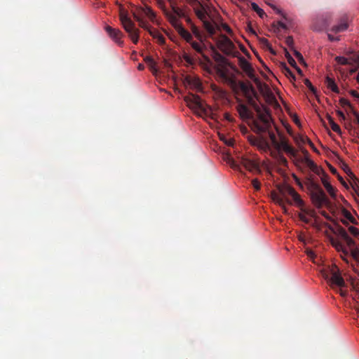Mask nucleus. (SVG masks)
<instances>
[{"instance_id":"45","label":"nucleus","mask_w":359,"mask_h":359,"mask_svg":"<svg viewBox=\"0 0 359 359\" xmlns=\"http://www.w3.org/2000/svg\"><path fill=\"white\" fill-rule=\"evenodd\" d=\"M293 52H294V55L297 58V60L300 62H304V57H303L302 55L295 49L293 50Z\"/></svg>"},{"instance_id":"34","label":"nucleus","mask_w":359,"mask_h":359,"mask_svg":"<svg viewBox=\"0 0 359 359\" xmlns=\"http://www.w3.org/2000/svg\"><path fill=\"white\" fill-rule=\"evenodd\" d=\"M190 28L191 29L192 33L195 35V36L197 39L201 40L202 36H201V32L198 29V28L194 24H191V27H190Z\"/></svg>"},{"instance_id":"39","label":"nucleus","mask_w":359,"mask_h":359,"mask_svg":"<svg viewBox=\"0 0 359 359\" xmlns=\"http://www.w3.org/2000/svg\"><path fill=\"white\" fill-rule=\"evenodd\" d=\"M273 27H275V32H278L280 27L284 29H287V25L281 21L277 22V26L274 24Z\"/></svg>"},{"instance_id":"21","label":"nucleus","mask_w":359,"mask_h":359,"mask_svg":"<svg viewBox=\"0 0 359 359\" xmlns=\"http://www.w3.org/2000/svg\"><path fill=\"white\" fill-rule=\"evenodd\" d=\"M325 84L327 88L330 89L332 91L335 93H339V89L335 83L334 80L329 76L325 78Z\"/></svg>"},{"instance_id":"60","label":"nucleus","mask_w":359,"mask_h":359,"mask_svg":"<svg viewBox=\"0 0 359 359\" xmlns=\"http://www.w3.org/2000/svg\"><path fill=\"white\" fill-rule=\"evenodd\" d=\"M345 216L351 222H353L354 218L352 217L351 213L348 211L345 212Z\"/></svg>"},{"instance_id":"54","label":"nucleus","mask_w":359,"mask_h":359,"mask_svg":"<svg viewBox=\"0 0 359 359\" xmlns=\"http://www.w3.org/2000/svg\"><path fill=\"white\" fill-rule=\"evenodd\" d=\"M156 39L160 44H163L165 43V38L162 34L158 35V38H156Z\"/></svg>"},{"instance_id":"49","label":"nucleus","mask_w":359,"mask_h":359,"mask_svg":"<svg viewBox=\"0 0 359 359\" xmlns=\"http://www.w3.org/2000/svg\"><path fill=\"white\" fill-rule=\"evenodd\" d=\"M146 14L149 17V18L151 20H153L155 18V14H154V11L149 8H147V11Z\"/></svg>"},{"instance_id":"55","label":"nucleus","mask_w":359,"mask_h":359,"mask_svg":"<svg viewBox=\"0 0 359 359\" xmlns=\"http://www.w3.org/2000/svg\"><path fill=\"white\" fill-rule=\"evenodd\" d=\"M328 39L330 41H336L339 40V37H334L330 34H327Z\"/></svg>"},{"instance_id":"48","label":"nucleus","mask_w":359,"mask_h":359,"mask_svg":"<svg viewBox=\"0 0 359 359\" xmlns=\"http://www.w3.org/2000/svg\"><path fill=\"white\" fill-rule=\"evenodd\" d=\"M259 138H257V137H254V136H251V137H249V141H250V144L254 145V146H257V143L259 142Z\"/></svg>"},{"instance_id":"46","label":"nucleus","mask_w":359,"mask_h":359,"mask_svg":"<svg viewBox=\"0 0 359 359\" xmlns=\"http://www.w3.org/2000/svg\"><path fill=\"white\" fill-rule=\"evenodd\" d=\"M302 142L304 143H308L309 144V146L314 150V151H316V149L314 147V144L311 141L310 139H309L308 137H303L302 138Z\"/></svg>"},{"instance_id":"37","label":"nucleus","mask_w":359,"mask_h":359,"mask_svg":"<svg viewBox=\"0 0 359 359\" xmlns=\"http://www.w3.org/2000/svg\"><path fill=\"white\" fill-rule=\"evenodd\" d=\"M276 158H278V161L280 162V164L283 165H287V161L282 154L278 153V154H276Z\"/></svg>"},{"instance_id":"19","label":"nucleus","mask_w":359,"mask_h":359,"mask_svg":"<svg viewBox=\"0 0 359 359\" xmlns=\"http://www.w3.org/2000/svg\"><path fill=\"white\" fill-rule=\"evenodd\" d=\"M345 171L352 178V180H353V184H351L352 187L354 189L356 194L358 195V196L359 197V181H358V180L355 177V176L350 170V169L348 168L347 165H346Z\"/></svg>"},{"instance_id":"61","label":"nucleus","mask_w":359,"mask_h":359,"mask_svg":"<svg viewBox=\"0 0 359 359\" xmlns=\"http://www.w3.org/2000/svg\"><path fill=\"white\" fill-rule=\"evenodd\" d=\"M350 93L353 97L359 98V94L357 91L352 90H351Z\"/></svg>"},{"instance_id":"2","label":"nucleus","mask_w":359,"mask_h":359,"mask_svg":"<svg viewBox=\"0 0 359 359\" xmlns=\"http://www.w3.org/2000/svg\"><path fill=\"white\" fill-rule=\"evenodd\" d=\"M187 2L193 7L194 11L197 18L202 21L205 30L210 36L215 34V25L206 20L208 15L209 6L207 4H202L198 0H187Z\"/></svg>"},{"instance_id":"51","label":"nucleus","mask_w":359,"mask_h":359,"mask_svg":"<svg viewBox=\"0 0 359 359\" xmlns=\"http://www.w3.org/2000/svg\"><path fill=\"white\" fill-rule=\"evenodd\" d=\"M299 219H300L302 222H305V223H306V224H309V222H310V220L306 217V216L305 215L302 214V213H300V214L299 215Z\"/></svg>"},{"instance_id":"62","label":"nucleus","mask_w":359,"mask_h":359,"mask_svg":"<svg viewBox=\"0 0 359 359\" xmlns=\"http://www.w3.org/2000/svg\"><path fill=\"white\" fill-rule=\"evenodd\" d=\"M224 117L227 121L230 122H232L233 121V118H231V116L228 113L224 114Z\"/></svg>"},{"instance_id":"52","label":"nucleus","mask_w":359,"mask_h":359,"mask_svg":"<svg viewBox=\"0 0 359 359\" xmlns=\"http://www.w3.org/2000/svg\"><path fill=\"white\" fill-rule=\"evenodd\" d=\"M183 18H184L186 22L190 26V27H191V24H194L191 19L189 18V16L186 14L185 15V17H184Z\"/></svg>"},{"instance_id":"33","label":"nucleus","mask_w":359,"mask_h":359,"mask_svg":"<svg viewBox=\"0 0 359 359\" xmlns=\"http://www.w3.org/2000/svg\"><path fill=\"white\" fill-rule=\"evenodd\" d=\"M135 18L136 19L137 21L139 22V25L140 26L143 28L144 29H146L149 32V29H151V26L146 22H144V20H141L139 17L136 16L135 15Z\"/></svg>"},{"instance_id":"30","label":"nucleus","mask_w":359,"mask_h":359,"mask_svg":"<svg viewBox=\"0 0 359 359\" xmlns=\"http://www.w3.org/2000/svg\"><path fill=\"white\" fill-rule=\"evenodd\" d=\"M348 28L346 22H341L338 25H334L332 27L331 30L334 33H338L345 31Z\"/></svg>"},{"instance_id":"24","label":"nucleus","mask_w":359,"mask_h":359,"mask_svg":"<svg viewBox=\"0 0 359 359\" xmlns=\"http://www.w3.org/2000/svg\"><path fill=\"white\" fill-rule=\"evenodd\" d=\"M144 60L147 64V65L149 67L151 71L153 73H156L157 72L156 63L151 56L145 57Z\"/></svg>"},{"instance_id":"44","label":"nucleus","mask_w":359,"mask_h":359,"mask_svg":"<svg viewBox=\"0 0 359 359\" xmlns=\"http://www.w3.org/2000/svg\"><path fill=\"white\" fill-rule=\"evenodd\" d=\"M149 33L151 36H152L154 39L158 38V35L161 34L157 29H149Z\"/></svg>"},{"instance_id":"57","label":"nucleus","mask_w":359,"mask_h":359,"mask_svg":"<svg viewBox=\"0 0 359 359\" xmlns=\"http://www.w3.org/2000/svg\"><path fill=\"white\" fill-rule=\"evenodd\" d=\"M184 59L189 64H193V60L188 55H185L184 56Z\"/></svg>"},{"instance_id":"56","label":"nucleus","mask_w":359,"mask_h":359,"mask_svg":"<svg viewBox=\"0 0 359 359\" xmlns=\"http://www.w3.org/2000/svg\"><path fill=\"white\" fill-rule=\"evenodd\" d=\"M223 27V29L229 34H231L232 32V30L229 27V25H227L226 24H224L222 25Z\"/></svg>"},{"instance_id":"28","label":"nucleus","mask_w":359,"mask_h":359,"mask_svg":"<svg viewBox=\"0 0 359 359\" xmlns=\"http://www.w3.org/2000/svg\"><path fill=\"white\" fill-rule=\"evenodd\" d=\"M166 15H167L170 22L175 27V29H177L178 25H182L181 23H180L178 22V19L176 17V15H172V13H166Z\"/></svg>"},{"instance_id":"4","label":"nucleus","mask_w":359,"mask_h":359,"mask_svg":"<svg viewBox=\"0 0 359 359\" xmlns=\"http://www.w3.org/2000/svg\"><path fill=\"white\" fill-rule=\"evenodd\" d=\"M279 137L280 141H278L275 133L271 130V128H269L266 132L268 133L269 137L271 140L272 145L274 148L280 151L281 149L284 151L291 158H297V150L288 143V140L280 133H279L277 128H276Z\"/></svg>"},{"instance_id":"10","label":"nucleus","mask_w":359,"mask_h":359,"mask_svg":"<svg viewBox=\"0 0 359 359\" xmlns=\"http://www.w3.org/2000/svg\"><path fill=\"white\" fill-rule=\"evenodd\" d=\"M217 46L226 55H231L236 50L233 43L225 35H222L217 42Z\"/></svg>"},{"instance_id":"1","label":"nucleus","mask_w":359,"mask_h":359,"mask_svg":"<svg viewBox=\"0 0 359 359\" xmlns=\"http://www.w3.org/2000/svg\"><path fill=\"white\" fill-rule=\"evenodd\" d=\"M239 104L236 109L240 117L243 120H250L252 121V128L257 133H265L269 128H271L273 121L269 109L264 105L258 108V111H255L257 118L255 119L253 113L249 108L238 100Z\"/></svg>"},{"instance_id":"27","label":"nucleus","mask_w":359,"mask_h":359,"mask_svg":"<svg viewBox=\"0 0 359 359\" xmlns=\"http://www.w3.org/2000/svg\"><path fill=\"white\" fill-rule=\"evenodd\" d=\"M285 57L287 60L288 63L293 67H294L299 73H302L301 69L297 65V63L294 58L291 56L289 52L285 49Z\"/></svg>"},{"instance_id":"9","label":"nucleus","mask_w":359,"mask_h":359,"mask_svg":"<svg viewBox=\"0 0 359 359\" xmlns=\"http://www.w3.org/2000/svg\"><path fill=\"white\" fill-rule=\"evenodd\" d=\"M238 65L251 80L256 83H259V80L255 75L252 67L244 57L241 56L238 58Z\"/></svg>"},{"instance_id":"16","label":"nucleus","mask_w":359,"mask_h":359,"mask_svg":"<svg viewBox=\"0 0 359 359\" xmlns=\"http://www.w3.org/2000/svg\"><path fill=\"white\" fill-rule=\"evenodd\" d=\"M242 163L245 168L252 172H259L260 169L259 165L252 160L244 158L242 161Z\"/></svg>"},{"instance_id":"32","label":"nucleus","mask_w":359,"mask_h":359,"mask_svg":"<svg viewBox=\"0 0 359 359\" xmlns=\"http://www.w3.org/2000/svg\"><path fill=\"white\" fill-rule=\"evenodd\" d=\"M251 7H252V9L254 11H255L259 15V16L260 18H263L264 16L266 15L265 12L262 8H260L257 4L252 3Z\"/></svg>"},{"instance_id":"14","label":"nucleus","mask_w":359,"mask_h":359,"mask_svg":"<svg viewBox=\"0 0 359 359\" xmlns=\"http://www.w3.org/2000/svg\"><path fill=\"white\" fill-rule=\"evenodd\" d=\"M330 242L332 244V245L338 251L342 253L343 255H341L342 258H344V260H346V258L344 257L348 256L349 255L350 249L348 250L337 239L330 237L329 238Z\"/></svg>"},{"instance_id":"50","label":"nucleus","mask_w":359,"mask_h":359,"mask_svg":"<svg viewBox=\"0 0 359 359\" xmlns=\"http://www.w3.org/2000/svg\"><path fill=\"white\" fill-rule=\"evenodd\" d=\"M328 25H329V23L327 21H325L323 27H318L317 25H314L313 29L315 31H321L324 28L327 27Z\"/></svg>"},{"instance_id":"8","label":"nucleus","mask_w":359,"mask_h":359,"mask_svg":"<svg viewBox=\"0 0 359 359\" xmlns=\"http://www.w3.org/2000/svg\"><path fill=\"white\" fill-rule=\"evenodd\" d=\"M303 152L304 154V156L298 158L297 161L306 164V166L309 168V169L316 175H324L327 176V173L324 171V170L318 167L317 164L314 163L313 161L310 159L309 152L306 150H304Z\"/></svg>"},{"instance_id":"26","label":"nucleus","mask_w":359,"mask_h":359,"mask_svg":"<svg viewBox=\"0 0 359 359\" xmlns=\"http://www.w3.org/2000/svg\"><path fill=\"white\" fill-rule=\"evenodd\" d=\"M191 47L198 53L201 54L202 56L207 60L208 57L203 54L204 47L196 41H191Z\"/></svg>"},{"instance_id":"41","label":"nucleus","mask_w":359,"mask_h":359,"mask_svg":"<svg viewBox=\"0 0 359 359\" xmlns=\"http://www.w3.org/2000/svg\"><path fill=\"white\" fill-rule=\"evenodd\" d=\"M336 61L340 64V65H346L348 63V59L344 57H341V56H338L336 57Z\"/></svg>"},{"instance_id":"35","label":"nucleus","mask_w":359,"mask_h":359,"mask_svg":"<svg viewBox=\"0 0 359 359\" xmlns=\"http://www.w3.org/2000/svg\"><path fill=\"white\" fill-rule=\"evenodd\" d=\"M283 70H284V72H285V74L287 76V77H290V78H292V79H295V76L294 74H293V72L290 70V69L287 67V65L285 64L283 65Z\"/></svg>"},{"instance_id":"22","label":"nucleus","mask_w":359,"mask_h":359,"mask_svg":"<svg viewBox=\"0 0 359 359\" xmlns=\"http://www.w3.org/2000/svg\"><path fill=\"white\" fill-rule=\"evenodd\" d=\"M257 94L256 95H254L253 94L250 93L248 95H245V97L247 99L248 104L251 106L255 111H258V108L260 107V106L257 103V102L255 100V97H257Z\"/></svg>"},{"instance_id":"25","label":"nucleus","mask_w":359,"mask_h":359,"mask_svg":"<svg viewBox=\"0 0 359 359\" xmlns=\"http://www.w3.org/2000/svg\"><path fill=\"white\" fill-rule=\"evenodd\" d=\"M172 15H176L177 18H184L187 14L184 9L179 8L175 5L172 6Z\"/></svg>"},{"instance_id":"47","label":"nucleus","mask_w":359,"mask_h":359,"mask_svg":"<svg viewBox=\"0 0 359 359\" xmlns=\"http://www.w3.org/2000/svg\"><path fill=\"white\" fill-rule=\"evenodd\" d=\"M302 142L304 143H308L309 144V146L314 150V151H316V149L314 147V144L311 141L310 139H309L308 137H303L302 138Z\"/></svg>"},{"instance_id":"23","label":"nucleus","mask_w":359,"mask_h":359,"mask_svg":"<svg viewBox=\"0 0 359 359\" xmlns=\"http://www.w3.org/2000/svg\"><path fill=\"white\" fill-rule=\"evenodd\" d=\"M257 147L264 151H268L271 150V146L267 140L263 137L259 138V142L257 143Z\"/></svg>"},{"instance_id":"38","label":"nucleus","mask_w":359,"mask_h":359,"mask_svg":"<svg viewBox=\"0 0 359 359\" xmlns=\"http://www.w3.org/2000/svg\"><path fill=\"white\" fill-rule=\"evenodd\" d=\"M304 84L306 86V87L313 93H316V88L312 85L311 81L309 79H306L304 81Z\"/></svg>"},{"instance_id":"59","label":"nucleus","mask_w":359,"mask_h":359,"mask_svg":"<svg viewBox=\"0 0 359 359\" xmlns=\"http://www.w3.org/2000/svg\"><path fill=\"white\" fill-rule=\"evenodd\" d=\"M337 115L339 116V117L341 120H344H344L346 119V116H345L344 114L341 111L338 110V111H337Z\"/></svg>"},{"instance_id":"12","label":"nucleus","mask_w":359,"mask_h":359,"mask_svg":"<svg viewBox=\"0 0 359 359\" xmlns=\"http://www.w3.org/2000/svg\"><path fill=\"white\" fill-rule=\"evenodd\" d=\"M280 192L281 195H283V197L285 196L286 194L291 196L295 203L299 207H302L304 205V201L301 198L299 194L292 187L287 186L284 189H280Z\"/></svg>"},{"instance_id":"42","label":"nucleus","mask_w":359,"mask_h":359,"mask_svg":"<svg viewBox=\"0 0 359 359\" xmlns=\"http://www.w3.org/2000/svg\"><path fill=\"white\" fill-rule=\"evenodd\" d=\"M285 43L292 50H294V40L292 36H287L285 39Z\"/></svg>"},{"instance_id":"20","label":"nucleus","mask_w":359,"mask_h":359,"mask_svg":"<svg viewBox=\"0 0 359 359\" xmlns=\"http://www.w3.org/2000/svg\"><path fill=\"white\" fill-rule=\"evenodd\" d=\"M178 34L187 42H191L192 41L191 34L184 28L182 25H178L177 29H176Z\"/></svg>"},{"instance_id":"63","label":"nucleus","mask_w":359,"mask_h":359,"mask_svg":"<svg viewBox=\"0 0 359 359\" xmlns=\"http://www.w3.org/2000/svg\"><path fill=\"white\" fill-rule=\"evenodd\" d=\"M306 254L311 259L314 258L315 257V254L312 250H307Z\"/></svg>"},{"instance_id":"15","label":"nucleus","mask_w":359,"mask_h":359,"mask_svg":"<svg viewBox=\"0 0 359 359\" xmlns=\"http://www.w3.org/2000/svg\"><path fill=\"white\" fill-rule=\"evenodd\" d=\"M330 242L332 244V245L338 251L342 253L343 255H341L342 258H344V260H346V258L344 257L348 256L349 255L350 249L348 250L337 239L330 237L329 238Z\"/></svg>"},{"instance_id":"6","label":"nucleus","mask_w":359,"mask_h":359,"mask_svg":"<svg viewBox=\"0 0 359 359\" xmlns=\"http://www.w3.org/2000/svg\"><path fill=\"white\" fill-rule=\"evenodd\" d=\"M119 18L123 27L128 34L132 41L137 44L139 41L140 31L135 28V23L129 18L127 11L121 10L119 13Z\"/></svg>"},{"instance_id":"5","label":"nucleus","mask_w":359,"mask_h":359,"mask_svg":"<svg viewBox=\"0 0 359 359\" xmlns=\"http://www.w3.org/2000/svg\"><path fill=\"white\" fill-rule=\"evenodd\" d=\"M333 233L346 242L350 249V254L354 260L359 264V248L355 242L348 236L347 231L341 226H337L335 229H332Z\"/></svg>"},{"instance_id":"40","label":"nucleus","mask_w":359,"mask_h":359,"mask_svg":"<svg viewBox=\"0 0 359 359\" xmlns=\"http://www.w3.org/2000/svg\"><path fill=\"white\" fill-rule=\"evenodd\" d=\"M348 231L353 236L358 237L359 236V229L353 226H351L348 228Z\"/></svg>"},{"instance_id":"43","label":"nucleus","mask_w":359,"mask_h":359,"mask_svg":"<svg viewBox=\"0 0 359 359\" xmlns=\"http://www.w3.org/2000/svg\"><path fill=\"white\" fill-rule=\"evenodd\" d=\"M252 184L255 190H259L260 189L261 184L257 179L252 180Z\"/></svg>"},{"instance_id":"17","label":"nucleus","mask_w":359,"mask_h":359,"mask_svg":"<svg viewBox=\"0 0 359 359\" xmlns=\"http://www.w3.org/2000/svg\"><path fill=\"white\" fill-rule=\"evenodd\" d=\"M238 86L244 96L250 93L253 94L254 95H257V92L251 83L239 81Z\"/></svg>"},{"instance_id":"7","label":"nucleus","mask_w":359,"mask_h":359,"mask_svg":"<svg viewBox=\"0 0 359 359\" xmlns=\"http://www.w3.org/2000/svg\"><path fill=\"white\" fill-rule=\"evenodd\" d=\"M325 278L327 280L332 287L334 285L339 287H344L346 286L344 278L339 273V269L334 266L330 269V277L327 274L325 275Z\"/></svg>"},{"instance_id":"3","label":"nucleus","mask_w":359,"mask_h":359,"mask_svg":"<svg viewBox=\"0 0 359 359\" xmlns=\"http://www.w3.org/2000/svg\"><path fill=\"white\" fill-rule=\"evenodd\" d=\"M308 188L310 191L311 198L313 205L317 208H321L323 205H329L330 202L325 193L311 177L307 179Z\"/></svg>"},{"instance_id":"18","label":"nucleus","mask_w":359,"mask_h":359,"mask_svg":"<svg viewBox=\"0 0 359 359\" xmlns=\"http://www.w3.org/2000/svg\"><path fill=\"white\" fill-rule=\"evenodd\" d=\"M323 177H321L322 183L328 192V194L330 195L331 197L334 198L335 194V189L330 184V183L327 181L328 175L327 176L322 175Z\"/></svg>"},{"instance_id":"11","label":"nucleus","mask_w":359,"mask_h":359,"mask_svg":"<svg viewBox=\"0 0 359 359\" xmlns=\"http://www.w3.org/2000/svg\"><path fill=\"white\" fill-rule=\"evenodd\" d=\"M184 100L189 107L200 110L203 113L206 112L205 106L198 95L190 94L184 97Z\"/></svg>"},{"instance_id":"13","label":"nucleus","mask_w":359,"mask_h":359,"mask_svg":"<svg viewBox=\"0 0 359 359\" xmlns=\"http://www.w3.org/2000/svg\"><path fill=\"white\" fill-rule=\"evenodd\" d=\"M105 30L107 32V34H109V36L116 43H118V45H122L123 44V42L121 40V39H122L123 34V33L121 32V30H119L118 29L112 28L110 26H107L105 27Z\"/></svg>"},{"instance_id":"36","label":"nucleus","mask_w":359,"mask_h":359,"mask_svg":"<svg viewBox=\"0 0 359 359\" xmlns=\"http://www.w3.org/2000/svg\"><path fill=\"white\" fill-rule=\"evenodd\" d=\"M260 41H261V43H262V44L263 46H264L267 49H269L273 54H275V52L272 49L271 46L269 41L266 39L262 38L260 39Z\"/></svg>"},{"instance_id":"31","label":"nucleus","mask_w":359,"mask_h":359,"mask_svg":"<svg viewBox=\"0 0 359 359\" xmlns=\"http://www.w3.org/2000/svg\"><path fill=\"white\" fill-rule=\"evenodd\" d=\"M272 198L276 203H278L280 206H283V208L285 210L284 199L283 197H281L276 193H273Z\"/></svg>"},{"instance_id":"64","label":"nucleus","mask_w":359,"mask_h":359,"mask_svg":"<svg viewBox=\"0 0 359 359\" xmlns=\"http://www.w3.org/2000/svg\"><path fill=\"white\" fill-rule=\"evenodd\" d=\"M353 114L355 117V123L359 126V114L356 111H354Z\"/></svg>"},{"instance_id":"58","label":"nucleus","mask_w":359,"mask_h":359,"mask_svg":"<svg viewBox=\"0 0 359 359\" xmlns=\"http://www.w3.org/2000/svg\"><path fill=\"white\" fill-rule=\"evenodd\" d=\"M340 103H341V104L342 106L350 105L349 102L347 100L344 99V98H341L340 99Z\"/></svg>"},{"instance_id":"29","label":"nucleus","mask_w":359,"mask_h":359,"mask_svg":"<svg viewBox=\"0 0 359 359\" xmlns=\"http://www.w3.org/2000/svg\"><path fill=\"white\" fill-rule=\"evenodd\" d=\"M327 118L332 130L335 133H340L341 128L339 125L334 122V119L330 115L327 116Z\"/></svg>"},{"instance_id":"53","label":"nucleus","mask_w":359,"mask_h":359,"mask_svg":"<svg viewBox=\"0 0 359 359\" xmlns=\"http://www.w3.org/2000/svg\"><path fill=\"white\" fill-rule=\"evenodd\" d=\"M266 3L271 6L277 13H281V11L279 10L276 6L272 4L271 3H269L268 1H266Z\"/></svg>"}]
</instances>
